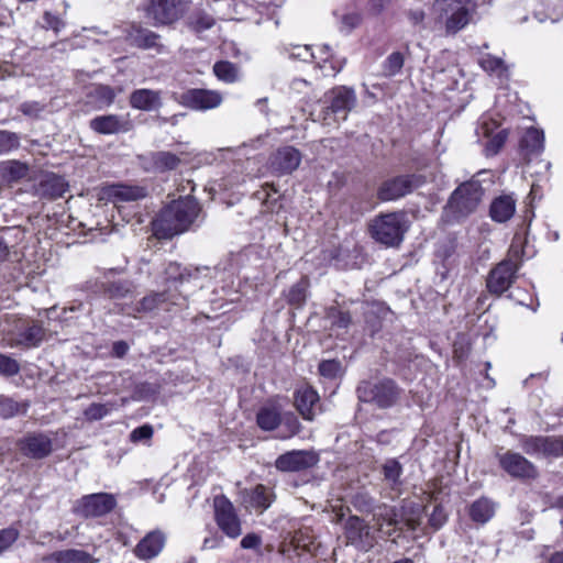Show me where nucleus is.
<instances>
[{
    "mask_svg": "<svg viewBox=\"0 0 563 563\" xmlns=\"http://www.w3.org/2000/svg\"><path fill=\"white\" fill-rule=\"evenodd\" d=\"M214 518L218 527L231 539L241 536V522L232 503L224 496L214 498Z\"/></svg>",
    "mask_w": 563,
    "mask_h": 563,
    "instance_id": "14",
    "label": "nucleus"
},
{
    "mask_svg": "<svg viewBox=\"0 0 563 563\" xmlns=\"http://www.w3.org/2000/svg\"><path fill=\"white\" fill-rule=\"evenodd\" d=\"M20 110L24 115L36 117L43 110V106L37 101H26L20 106Z\"/></svg>",
    "mask_w": 563,
    "mask_h": 563,
    "instance_id": "61",
    "label": "nucleus"
},
{
    "mask_svg": "<svg viewBox=\"0 0 563 563\" xmlns=\"http://www.w3.org/2000/svg\"><path fill=\"white\" fill-rule=\"evenodd\" d=\"M133 288L132 282L126 279L102 283V290L109 298H124Z\"/></svg>",
    "mask_w": 563,
    "mask_h": 563,
    "instance_id": "41",
    "label": "nucleus"
},
{
    "mask_svg": "<svg viewBox=\"0 0 563 563\" xmlns=\"http://www.w3.org/2000/svg\"><path fill=\"white\" fill-rule=\"evenodd\" d=\"M198 269L190 271L187 267L181 268L177 263H169L165 268V280L167 283H180L189 282L191 278H196Z\"/></svg>",
    "mask_w": 563,
    "mask_h": 563,
    "instance_id": "38",
    "label": "nucleus"
},
{
    "mask_svg": "<svg viewBox=\"0 0 563 563\" xmlns=\"http://www.w3.org/2000/svg\"><path fill=\"white\" fill-rule=\"evenodd\" d=\"M516 211V201L510 196H500L496 198L489 209L494 221L503 223L508 221Z\"/></svg>",
    "mask_w": 563,
    "mask_h": 563,
    "instance_id": "29",
    "label": "nucleus"
},
{
    "mask_svg": "<svg viewBox=\"0 0 563 563\" xmlns=\"http://www.w3.org/2000/svg\"><path fill=\"white\" fill-rule=\"evenodd\" d=\"M151 162L154 170L166 172L175 169L180 161L170 152H156L151 154Z\"/></svg>",
    "mask_w": 563,
    "mask_h": 563,
    "instance_id": "39",
    "label": "nucleus"
},
{
    "mask_svg": "<svg viewBox=\"0 0 563 563\" xmlns=\"http://www.w3.org/2000/svg\"><path fill=\"white\" fill-rule=\"evenodd\" d=\"M506 131H499L486 145V151L490 154H496L506 142Z\"/></svg>",
    "mask_w": 563,
    "mask_h": 563,
    "instance_id": "59",
    "label": "nucleus"
},
{
    "mask_svg": "<svg viewBox=\"0 0 563 563\" xmlns=\"http://www.w3.org/2000/svg\"><path fill=\"white\" fill-rule=\"evenodd\" d=\"M110 411L108 405L93 402L84 411V416L89 421H97L108 416Z\"/></svg>",
    "mask_w": 563,
    "mask_h": 563,
    "instance_id": "51",
    "label": "nucleus"
},
{
    "mask_svg": "<svg viewBox=\"0 0 563 563\" xmlns=\"http://www.w3.org/2000/svg\"><path fill=\"white\" fill-rule=\"evenodd\" d=\"M422 177L416 174L398 175L386 179L377 190V197L382 201H394L412 192L420 187Z\"/></svg>",
    "mask_w": 563,
    "mask_h": 563,
    "instance_id": "11",
    "label": "nucleus"
},
{
    "mask_svg": "<svg viewBox=\"0 0 563 563\" xmlns=\"http://www.w3.org/2000/svg\"><path fill=\"white\" fill-rule=\"evenodd\" d=\"M16 445L24 456L32 460L45 459L53 452V439L44 432H30Z\"/></svg>",
    "mask_w": 563,
    "mask_h": 563,
    "instance_id": "17",
    "label": "nucleus"
},
{
    "mask_svg": "<svg viewBox=\"0 0 563 563\" xmlns=\"http://www.w3.org/2000/svg\"><path fill=\"white\" fill-rule=\"evenodd\" d=\"M20 372V365L16 360L9 355L0 354V375L14 376Z\"/></svg>",
    "mask_w": 563,
    "mask_h": 563,
    "instance_id": "54",
    "label": "nucleus"
},
{
    "mask_svg": "<svg viewBox=\"0 0 563 563\" xmlns=\"http://www.w3.org/2000/svg\"><path fill=\"white\" fill-rule=\"evenodd\" d=\"M20 146V135L15 132L0 130V155L8 154Z\"/></svg>",
    "mask_w": 563,
    "mask_h": 563,
    "instance_id": "48",
    "label": "nucleus"
},
{
    "mask_svg": "<svg viewBox=\"0 0 563 563\" xmlns=\"http://www.w3.org/2000/svg\"><path fill=\"white\" fill-rule=\"evenodd\" d=\"M273 499L274 495L271 488L257 485L249 493L247 501L252 508L263 512L272 505Z\"/></svg>",
    "mask_w": 563,
    "mask_h": 563,
    "instance_id": "34",
    "label": "nucleus"
},
{
    "mask_svg": "<svg viewBox=\"0 0 563 563\" xmlns=\"http://www.w3.org/2000/svg\"><path fill=\"white\" fill-rule=\"evenodd\" d=\"M301 158V153L297 148L286 145L271 154L267 166L277 176L288 175L298 168Z\"/></svg>",
    "mask_w": 563,
    "mask_h": 563,
    "instance_id": "19",
    "label": "nucleus"
},
{
    "mask_svg": "<svg viewBox=\"0 0 563 563\" xmlns=\"http://www.w3.org/2000/svg\"><path fill=\"white\" fill-rule=\"evenodd\" d=\"M498 504L488 497H479L468 506V516L477 525L487 523L496 514Z\"/></svg>",
    "mask_w": 563,
    "mask_h": 563,
    "instance_id": "27",
    "label": "nucleus"
},
{
    "mask_svg": "<svg viewBox=\"0 0 563 563\" xmlns=\"http://www.w3.org/2000/svg\"><path fill=\"white\" fill-rule=\"evenodd\" d=\"M544 150V133L537 128L528 129L520 140V152L523 157L530 161L541 155Z\"/></svg>",
    "mask_w": 563,
    "mask_h": 563,
    "instance_id": "26",
    "label": "nucleus"
},
{
    "mask_svg": "<svg viewBox=\"0 0 563 563\" xmlns=\"http://www.w3.org/2000/svg\"><path fill=\"white\" fill-rule=\"evenodd\" d=\"M223 98L219 91L209 89H189L180 96L181 104L198 111L218 108Z\"/></svg>",
    "mask_w": 563,
    "mask_h": 563,
    "instance_id": "20",
    "label": "nucleus"
},
{
    "mask_svg": "<svg viewBox=\"0 0 563 563\" xmlns=\"http://www.w3.org/2000/svg\"><path fill=\"white\" fill-rule=\"evenodd\" d=\"M521 448L531 456L558 457L563 454V439L529 435L521 440Z\"/></svg>",
    "mask_w": 563,
    "mask_h": 563,
    "instance_id": "15",
    "label": "nucleus"
},
{
    "mask_svg": "<svg viewBox=\"0 0 563 563\" xmlns=\"http://www.w3.org/2000/svg\"><path fill=\"white\" fill-rule=\"evenodd\" d=\"M309 278L307 276H302L285 292L287 303L296 309L302 308L309 296Z\"/></svg>",
    "mask_w": 563,
    "mask_h": 563,
    "instance_id": "30",
    "label": "nucleus"
},
{
    "mask_svg": "<svg viewBox=\"0 0 563 563\" xmlns=\"http://www.w3.org/2000/svg\"><path fill=\"white\" fill-rule=\"evenodd\" d=\"M316 544L313 538L307 533L298 532L292 537L290 544L287 548H284L283 553L287 558H291V552L301 555L300 551L313 553Z\"/></svg>",
    "mask_w": 563,
    "mask_h": 563,
    "instance_id": "32",
    "label": "nucleus"
},
{
    "mask_svg": "<svg viewBox=\"0 0 563 563\" xmlns=\"http://www.w3.org/2000/svg\"><path fill=\"white\" fill-rule=\"evenodd\" d=\"M1 175L8 183H16L29 175V166L19 161H8L1 167Z\"/></svg>",
    "mask_w": 563,
    "mask_h": 563,
    "instance_id": "36",
    "label": "nucleus"
},
{
    "mask_svg": "<svg viewBox=\"0 0 563 563\" xmlns=\"http://www.w3.org/2000/svg\"><path fill=\"white\" fill-rule=\"evenodd\" d=\"M43 325L29 318H12L2 330V341L11 349H35L45 340Z\"/></svg>",
    "mask_w": 563,
    "mask_h": 563,
    "instance_id": "2",
    "label": "nucleus"
},
{
    "mask_svg": "<svg viewBox=\"0 0 563 563\" xmlns=\"http://www.w3.org/2000/svg\"><path fill=\"white\" fill-rule=\"evenodd\" d=\"M405 58L400 52L391 53L383 63V73L386 77H393L400 73Z\"/></svg>",
    "mask_w": 563,
    "mask_h": 563,
    "instance_id": "47",
    "label": "nucleus"
},
{
    "mask_svg": "<svg viewBox=\"0 0 563 563\" xmlns=\"http://www.w3.org/2000/svg\"><path fill=\"white\" fill-rule=\"evenodd\" d=\"M115 505L117 500L111 494H89L75 501L73 512L82 518H98L111 512Z\"/></svg>",
    "mask_w": 563,
    "mask_h": 563,
    "instance_id": "10",
    "label": "nucleus"
},
{
    "mask_svg": "<svg viewBox=\"0 0 563 563\" xmlns=\"http://www.w3.org/2000/svg\"><path fill=\"white\" fill-rule=\"evenodd\" d=\"M214 22V18L211 14L199 10L191 14L188 23L190 29L195 32H203L212 27Z\"/></svg>",
    "mask_w": 563,
    "mask_h": 563,
    "instance_id": "45",
    "label": "nucleus"
},
{
    "mask_svg": "<svg viewBox=\"0 0 563 563\" xmlns=\"http://www.w3.org/2000/svg\"><path fill=\"white\" fill-rule=\"evenodd\" d=\"M153 427L148 423H145L141 427L135 428L130 433V440L134 443L141 442V441H147L151 440L153 437Z\"/></svg>",
    "mask_w": 563,
    "mask_h": 563,
    "instance_id": "56",
    "label": "nucleus"
},
{
    "mask_svg": "<svg viewBox=\"0 0 563 563\" xmlns=\"http://www.w3.org/2000/svg\"><path fill=\"white\" fill-rule=\"evenodd\" d=\"M256 422L262 430L272 431L280 423V412L275 406H264L256 415Z\"/></svg>",
    "mask_w": 563,
    "mask_h": 563,
    "instance_id": "35",
    "label": "nucleus"
},
{
    "mask_svg": "<svg viewBox=\"0 0 563 563\" xmlns=\"http://www.w3.org/2000/svg\"><path fill=\"white\" fill-rule=\"evenodd\" d=\"M408 516L405 509L400 510L395 506L380 505L375 508L373 519L377 529L383 534L390 537L395 532H401L404 527L410 531H416L422 523V512L420 508Z\"/></svg>",
    "mask_w": 563,
    "mask_h": 563,
    "instance_id": "3",
    "label": "nucleus"
},
{
    "mask_svg": "<svg viewBox=\"0 0 563 563\" xmlns=\"http://www.w3.org/2000/svg\"><path fill=\"white\" fill-rule=\"evenodd\" d=\"M409 228L407 216L402 211L382 213L376 216L369 224L372 238L386 245L398 246Z\"/></svg>",
    "mask_w": 563,
    "mask_h": 563,
    "instance_id": "4",
    "label": "nucleus"
},
{
    "mask_svg": "<svg viewBox=\"0 0 563 563\" xmlns=\"http://www.w3.org/2000/svg\"><path fill=\"white\" fill-rule=\"evenodd\" d=\"M96 96L104 103L110 104L113 102L115 93L109 86H98L95 90Z\"/></svg>",
    "mask_w": 563,
    "mask_h": 563,
    "instance_id": "62",
    "label": "nucleus"
},
{
    "mask_svg": "<svg viewBox=\"0 0 563 563\" xmlns=\"http://www.w3.org/2000/svg\"><path fill=\"white\" fill-rule=\"evenodd\" d=\"M130 103L133 108L143 111H153L161 107V96L158 91L151 89H137L131 93Z\"/></svg>",
    "mask_w": 563,
    "mask_h": 563,
    "instance_id": "28",
    "label": "nucleus"
},
{
    "mask_svg": "<svg viewBox=\"0 0 563 563\" xmlns=\"http://www.w3.org/2000/svg\"><path fill=\"white\" fill-rule=\"evenodd\" d=\"M67 187L68 185L62 176L48 174L41 180L38 190L42 196L56 199L65 194Z\"/></svg>",
    "mask_w": 563,
    "mask_h": 563,
    "instance_id": "31",
    "label": "nucleus"
},
{
    "mask_svg": "<svg viewBox=\"0 0 563 563\" xmlns=\"http://www.w3.org/2000/svg\"><path fill=\"white\" fill-rule=\"evenodd\" d=\"M165 542L166 537L162 531H151L136 544L134 554L141 560L154 559L162 552Z\"/></svg>",
    "mask_w": 563,
    "mask_h": 563,
    "instance_id": "22",
    "label": "nucleus"
},
{
    "mask_svg": "<svg viewBox=\"0 0 563 563\" xmlns=\"http://www.w3.org/2000/svg\"><path fill=\"white\" fill-rule=\"evenodd\" d=\"M145 15L154 26L170 25L186 11L185 0H145Z\"/></svg>",
    "mask_w": 563,
    "mask_h": 563,
    "instance_id": "9",
    "label": "nucleus"
},
{
    "mask_svg": "<svg viewBox=\"0 0 563 563\" xmlns=\"http://www.w3.org/2000/svg\"><path fill=\"white\" fill-rule=\"evenodd\" d=\"M172 300L174 305H178L173 300L172 296L167 292H153L148 296H145L141 301L140 306L136 308L139 312H151L156 308H159L166 301Z\"/></svg>",
    "mask_w": 563,
    "mask_h": 563,
    "instance_id": "42",
    "label": "nucleus"
},
{
    "mask_svg": "<svg viewBox=\"0 0 563 563\" xmlns=\"http://www.w3.org/2000/svg\"><path fill=\"white\" fill-rule=\"evenodd\" d=\"M289 57L301 62L316 60L324 76H335L344 66V59L335 58L328 45L319 47L318 55L309 45H294L289 49Z\"/></svg>",
    "mask_w": 563,
    "mask_h": 563,
    "instance_id": "8",
    "label": "nucleus"
},
{
    "mask_svg": "<svg viewBox=\"0 0 563 563\" xmlns=\"http://www.w3.org/2000/svg\"><path fill=\"white\" fill-rule=\"evenodd\" d=\"M360 22H361V15L358 13H355V12L347 13L342 16V21H341L342 26L341 27H342V30L350 32L355 26H357L360 24Z\"/></svg>",
    "mask_w": 563,
    "mask_h": 563,
    "instance_id": "60",
    "label": "nucleus"
},
{
    "mask_svg": "<svg viewBox=\"0 0 563 563\" xmlns=\"http://www.w3.org/2000/svg\"><path fill=\"white\" fill-rule=\"evenodd\" d=\"M497 460L500 468L515 479L529 481L538 476L537 466L518 452L506 451L497 454Z\"/></svg>",
    "mask_w": 563,
    "mask_h": 563,
    "instance_id": "12",
    "label": "nucleus"
},
{
    "mask_svg": "<svg viewBox=\"0 0 563 563\" xmlns=\"http://www.w3.org/2000/svg\"><path fill=\"white\" fill-rule=\"evenodd\" d=\"M26 409V404H19L9 397H0V417L4 419L25 413Z\"/></svg>",
    "mask_w": 563,
    "mask_h": 563,
    "instance_id": "46",
    "label": "nucleus"
},
{
    "mask_svg": "<svg viewBox=\"0 0 563 563\" xmlns=\"http://www.w3.org/2000/svg\"><path fill=\"white\" fill-rule=\"evenodd\" d=\"M446 521V514L442 506L437 505L433 507L432 512L429 516V525L433 530H439Z\"/></svg>",
    "mask_w": 563,
    "mask_h": 563,
    "instance_id": "57",
    "label": "nucleus"
},
{
    "mask_svg": "<svg viewBox=\"0 0 563 563\" xmlns=\"http://www.w3.org/2000/svg\"><path fill=\"white\" fill-rule=\"evenodd\" d=\"M356 103V96L353 89L340 86L330 92V106L325 109L324 120L333 115L334 122L344 121Z\"/></svg>",
    "mask_w": 563,
    "mask_h": 563,
    "instance_id": "16",
    "label": "nucleus"
},
{
    "mask_svg": "<svg viewBox=\"0 0 563 563\" xmlns=\"http://www.w3.org/2000/svg\"><path fill=\"white\" fill-rule=\"evenodd\" d=\"M383 474L385 481L389 483V485L395 488L400 484V476L402 474L401 464L395 460L390 459L385 462L383 465Z\"/></svg>",
    "mask_w": 563,
    "mask_h": 563,
    "instance_id": "44",
    "label": "nucleus"
},
{
    "mask_svg": "<svg viewBox=\"0 0 563 563\" xmlns=\"http://www.w3.org/2000/svg\"><path fill=\"white\" fill-rule=\"evenodd\" d=\"M213 73L217 78L227 84H233L240 80L239 67L228 60H220L213 65Z\"/></svg>",
    "mask_w": 563,
    "mask_h": 563,
    "instance_id": "37",
    "label": "nucleus"
},
{
    "mask_svg": "<svg viewBox=\"0 0 563 563\" xmlns=\"http://www.w3.org/2000/svg\"><path fill=\"white\" fill-rule=\"evenodd\" d=\"M261 543V538L255 533H249L241 540V547L243 549H257Z\"/></svg>",
    "mask_w": 563,
    "mask_h": 563,
    "instance_id": "64",
    "label": "nucleus"
},
{
    "mask_svg": "<svg viewBox=\"0 0 563 563\" xmlns=\"http://www.w3.org/2000/svg\"><path fill=\"white\" fill-rule=\"evenodd\" d=\"M543 13L536 12V18L543 22L545 20H550L551 22H556L561 18H563V0H558V3L553 2V0H547V12L544 13V18L541 16Z\"/></svg>",
    "mask_w": 563,
    "mask_h": 563,
    "instance_id": "49",
    "label": "nucleus"
},
{
    "mask_svg": "<svg viewBox=\"0 0 563 563\" xmlns=\"http://www.w3.org/2000/svg\"><path fill=\"white\" fill-rule=\"evenodd\" d=\"M341 363L336 360H325L319 364V373L322 377L334 379L340 375Z\"/></svg>",
    "mask_w": 563,
    "mask_h": 563,
    "instance_id": "52",
    "label": "nucleus"
},
{
    "mask_svg": "<svg viewBox=\"0 0 563 563\" xmlns=\"http://www.w3.org/2000/svg\"><path fill=\"white\" fill-rule=\"evenodd\" d=\"M200 212L195 198L186 197L166 206L152 223L153 233L157 239H170L189 229Z\"/></svg>",
    "mask_w": 563,
    "mask_h": 563,
    "instance_id": "1",
    "label": "nucleus"
},
{
    "mask_svg": "<svg viewBox=\"0 0 563 563\" xmlns=\"http://www.w3.org/2000/svg\"><path fill=\"white\" fill-rule=\"evenodd\" d=\"M345 537L352 545L368 551L375 544V537L368 525L358 517H350L345 523Z\"/></svg>",
    "mask_w": 563,
    "mask_h": 563,
    "instance_id": "21",
    "label": "nucleus"
},
{
    "mask_svg": "<svg viewBox=\"0 0 563 563\" xmlns=\"http://www.w3.org/2000/svg\"><path fill=\"white\" fill-rule=\"evenodd\" d=\"M523 244H525V241H523V238L521 236V234L516 233L512 239L511 245L509 247V252H508V258L518 263L519 267L521 266L522 258L526 255Z\"/></svg>",
    "mask_w": 563,
    "mask_h": 563,
    "instance_id": "50",
    "label": "nucleus"
},
{
    "mask_svg": "<svg viewBox=\"0 0 563 563\" xmlns=\"http://www.w3.org/2000/svg\"><path fill=\"white\" fill-rule=\"evenodd\" d=\"M479 65L485 71L494 74L499 78L508 76L507 66L499 57H495L490 54L484 55L479 59Z\"/></svg>",
    "mask_w": 563,
    "mask_h": 563,
    "instance_id": "43",
    "label": "nucleus"
},
{
    "mask_svg": "<svg viewBox=\"0 0 563 563\" xmlns=\"http://www.w3.org/2000/svg\"><path fill=\"white\" fill-rule=\"evenodd\" d=\"M472 9V0H435L433 3V12L444 23L448 34H455L468 24Z\"/></svg>",
    "mask_w": 563,
    "mask_h": 563,
    "instance_id": "5",
    "label": "nucleus"
},
{
    "mask_svg": "<svg viewBox=\"0 0 563 563\" xmlns=\"http://www.w3.org/2000/svg\"><path fill=\"white\" fill-rule=\"evenodd\" d=\"M319 455L314 451L294 450L279 455L275 467L280 472H301L316 466Z\"/></svg>",
    "mask_w": 563,
    "mask_h": 563,
    "instance_id": "18",
    "label": "nucleus"
},
{
    "mask_svg": "<svg viewBox=\"0 0 563 563\" xmlns=\"http://www.w3.org/2000/svg\"><path fill=\"white\" fill-rule=\"evenodd\" d=\"M54 563H95L96 560L86 551L67 549L51 554Z\"/></svg>",
    "mask_w": 563,
    "mask_h": 563,
    "instance_id": "33",
    "label": "nucleus"
},
{
    "mask_svg": "<svg viewBox=\"0 0 563 563\" xmlns=\"http://www.w3.org/2000/svg\"><path fill=\"white\" fill-rule=\"evenodd\" d=\"M43 22H44L43 26L45 29H51L55 33H58L65 26L64 21L59 16H57L56 14H53L51 12L44 13Z\"/></svg>",
    "mask_w": 563,
    "mask_h": 563,
    "instance_id": "58",
    "label": "nucleus"
},
{
    "mask_svg": "<svg viewBox=\"0 0 563 563\" xmlns=\"http://www.w3.org/2000/svg\"><path fill=\"white\" fill-rule=\"evenodd\" d=\"M331 319L332 325L339 329H346L351 324V314L347 311H342L336 308H331L328 313Z\"/></svg>",
    "mask_w": 563,
    "mask_h": 563,
    "instance_id": "53",
    "label": "nucleus"
},
{
    "mask_svg": "<svg viewBox=\"0 0 563 563\" xmlns=\"http://www.w3.org/2000/svg\"><path fill=\"white\" fill-rule=\"evenodd\" d=\"M518 271V263L510 258L501 261L489 272L486 278L487 290L495 296H501L516 280Z\"/></svg>",
    "mask_w": 563,
    "mask_h": 563,
    "instance_id": "13",
    "label": "nucleus"
},
{
    "mask_svg": "<svg viewBox=\"0 0 563 563\" xmlns=\"http://www.w3.org/2000/svg\"><path fill=\"white\" fill-rule=\"evenodd\" d=\"M483 197V188L478 180H470L460 185L451 195L446 211L455 219L473 213Z\"/></svg>",
    "mask_w": 563,
    "mask_h": 563,
    "instance_id": "6",
    "label": "nucleus"
},
{
    "mask_svg": "<svg viewBox=\"0 0 563 563\" xmlns=\"http://www.w3.org/2000/svg\"><path fill=\"white\" fill-rule=\"evenodd\" d=\"M356 393L361 401L373 402L378 408L386 409L397 402L401 389L393 379L385 378L377 383L362 382Z\"/></svg>",
    "mask_w": 563,
    "mask_h": 563,
    "instance_id": "7",
    "label": "nucleus"
},
{
    "mask_svg": "<svg viewBox=\"0 0 563 563\" xmlns=\"http://www.w3.org/2000/svg\"><path fill=\"white\" fill-rule=\"evenodd\" d=\"M132 43L140 48H153L157 45L158 35L151 30L133 27L130 33Z\"/></svg>",
    "mask_w": 563,
    "mask_h": 563,
    "instance_id": "40",
    "label": "nucleus"
},
{
    "mask_svg": "<svg viewBox=\"0 0 563 563\" xmlns=\"http://www.w3.org/2000/svg\"><path fill=\"white\" fill-rule=\"evenodd\" d=\"M104 195L112 202L136 201L146 196V189L141 186L114 184L104 189Z\"/></svg>",
    "mask_w": 563,
    "mask_h": 563,
    "instance_id": "25",
    "label": "nucleus"
},
{
    "mask_svg": "<svg viewBox=\"0 0 563 563\" xmlns=\"http://www.w3.org/2000/svg\"><path fill=\"white\" fill-rule=\"evenodd\" d=\"M19 531L14 528L0 530V554L8 550L18 539Z\"/></svg>",
    "mask_w": 563,
    "mask_h": 563,
    "instance_id": "55",
    "label": "nucleus"
},
{
    "mask_svg": "<svg viewBox=\"0 0 563 563\" xmlns=\"http://www.w3.org/2000/svg\"><path fill=\"white\" fill-rule=\"evenodd\" d=\"M223 538L214 532L203 539L201 550H213L221 547Z\"/></svg>",
    "mask_w": 563,
    "mask_h": 563,
    "instance_id": "63",
    "label": "nucleus"
},
{
    "mask_svg": "<svg viewBox=\"0 0 563 563\" xmlns=\"http://www.w3.org/2000/svg\"><path fill=\"white\" fill-rule=\"evenodd\" d=\"M89 126L99 134H117L130 130L129 120L117 114L98 115L90 120Z\"/></svg>",
    "mask_w": 563,
    "mask_h": 563,
    "instance_id": "23",
    "label": "nucleus"
},
{
    "mask_svg": "<svg viewBox=\"0 0 563 563\" xmlns=\"http://www.w3.org/2000/svg\"><path fill=\"white\" fill-rule=\"evenodd\" d=\"M319 404L318 393L310 386L299 388L295 394V405L306 420H312Z\"/></svg>",
    "mask_w": 563,
    "mask_h": 563,
    "instance_id": "24",
    "label": "nucleus"
}]
</instances>
